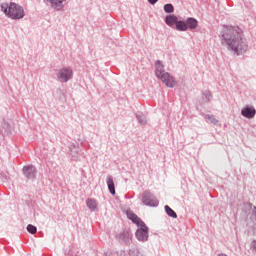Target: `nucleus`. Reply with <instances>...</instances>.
Here are the masks:
<instances>
[{
    "instance_id": "f257e3e1",
    "label": "nucleus",
    "mask_w": 256,
    "mask_h": 256,
    "mask_svg": "<svg viewBox=\"0 0 256 256\" xmlns=\"http://www.w3.org/2000/svg\"><path fill=\"white\" fill-rule=\"evenodd\" d=\"M220 43L226 47L227 51H231L235 55H245L249 44L243 34V29L239 26L223 25L220 31Z\"/></svg>"
},
{
    "instance_id": "f03ea898",
    "label": "nucleus",
    "mask_w": 256,
    "mask_h": 256,
    "mask_svg": "<svg viewBox=\"0 0 256 256\" xmlns=\"http://www.w3.org/2000/svg\"><path fill=\"white\" fill-rule=\"evenodd\" d=\"M0 9L3 11L4 15L8 17V19H12L14 21L23 19V17H25V9H23V6L15 2L2 3L0 5Z\"/></svg>"
},
{
    "instance_id": "7ed1b4c3",
    "label": "nucleus",
    "mask_w": 256,
    "mask_h": 256,
    "mask_svg": "<svg viewBox=\"0 0 256 256\" xmlns=\"http://www.w3.org/2000/svg\"><path fill=\"white\" fill-rule=\"evenodd\" d=\"M155 67V75L166 87H169L170 89H173L175 85H177V81H175V78L171 76L169 72H165V65L161 60H157L154 63Z\"/></svg>"
},
{
    "instance_id": "20e7f679",
    "label": "nucleus",
    "mask_w": 256,
    "mask_h": 256,
    "mask_svg": "<svg viewBox=\"0 0 256 256\" xmlns=\"http://www.w3.org/2000/svg\"><path fill=\"white\" fill-rule=\"evenodd\" d=\"M56 77L59 83H68L73 79V69L71 67H63L58 70Z\"/></svg>"
},
{
    "instance_id": "39448f33",
    "label": "nucleus",
    "mask_w": 256,
    "mask_h": 256,
    "mask_svg": "<svg viewBox=\"0 0 256 256\" xmlns=\"http://www.w3.org/2000/svg\"><path fill=\"white\" fill-rule=\"evenodd\" d=\"M139 228L135 232V237L140 243H147L149 241V227L143 223L138 226Z\"/></svg>"
},
{
    "instance_id": "423d86ee",
    "label": "nucleus",
    "mask_w": 256,
    "mask_h": 256,
    "mask_svg": "<svg viewBox=\"0 0 256 256\" xmlns=\"http://www.w3.org/2000/svg\"><path fill=\"white\" fill-rule=\"evenodd\" d=\"M43 3L46 7L53 9V11L63 13V11H65V3H67V0H43Z\"/></svg>"
},
{
    "instance_id": "0eeeda50",
    "label": "nucleus",
    "mask_w": 256,
    "mask_h": 256,
    "mask_svg": "<svg viewBox=\"0 0 256 256\" xmlns=\"http://www.w3.org/2000/svg\"><path fill=\"white\" fill-rule=\"evenodd\" d=\"M142 203L146 205V207H159V200L149 191L143 192Z\"/></svg>"
},
{
    "instance_id": "6e6552de",
    "label": "nucleus",
    "mask_w": 256,
    "mask_h": 256,
    "mask_svg": "<svg viewBox=\"0 0 256 256\" xmlns=\"http://www.w3.org/2000/svg\"><path fill=\"white\" fill-rule=\"evenodd\" d=\"M22 173L27 181H35L37 179V167L33 164L23 166Z\"/></svg>"
},
{
    "instance_id": "1a4fd4ad",
    "label": "nucleus",
    "mask_w": 256,
    "mask_h": 256,
    "mask_svg": "<svg viewBox=\"0 0 256 256\" xmlns=\"http://www.w3.org/2000/svg\"><path fill=\"white\" fill-rule=\"evenodd\" d=\"M116 239L119 241V243H122L124 245H131L133 234L131 233V231L124 230L116 235Z\"/></svg>"
},
{
    "instance_id": "9d476101",
    "label": "nucleus",
    "mask_w": 256,
    "mask_h": 256,
    "mask_svg": "<svg viewBox=\"0 0 256 256\" xmlns=\"http://www.w3.org/2000/svg\"><path fill=\"white\" fill-rule=\"evenodd\" d=\"M69 153L73 161H79V157H83V150H81V148L75 144H70Z\"/></svg>"
},
{
    "instance_id": "9b49d317",
    "label": "nucleus",
    "mask_w": 256,
    "mask_h": 256,
    "mask_svg": "<svg viewBox=\"0 0 256 256\" xmlns=\"http://www.w3.org/2000/svg\"><path fill=\"white\" fill-rule=\"evenodd\" d=\"M242 117H245L246 119H253L256 115L255 107L253 106H246L241 110Z\"/></svg>"
},
{
    "instance_id": "f8f14e48",
    "label": "nucleus",
    "mask_w": 256,
    "mask_h": 256,
    "mask_svg": "<svg viewBox=\"0 0 256 256\" xmlns=\"http://www.w3.org/2000/svg\"><path fill=\"white\" fill-rule=\"evenodd\" d=\"M127 217L130 219V221H132V223L137 225V227L145 223L143 220H141V218H139V216H137V214L133 212H127Z\"/></svg>"
},
{
    "instance_id": "ddd939ff",
    "label": "nucleus",
    "mask_w": 256,
    "mask_h": 256,
    "mask_svg": "<svg viewBox=\"0 0 256 256\" xmlns=\"http://www.w3.org/2000/svg\"><path fill=\"white\" fill-rule=\"evenodd\" d=\"M177 21H179V19L177 18V16H175V14L167 15L165 18V23L166 25H168V27H173V25H177Z\"/></svg>"
},
{
    "instance_id": "4468645a",
    "label": "nucleus",
    "mask_w": 256,
    "mask_h": 256,
    "mask_svg": "<svg viewBox=\"0 0 256 256\" xmlns=\"http://www.w3.org/2000/svg\"><path fill=\"white\" fill-rule=\"evenodd\" d=\"M185 22H186L187 30L188 29L193 30L196 27H198V25H199V21H197V19H195L193 17L187 18Z\"/></svg>"
},
{
    "instance_id": "2eb2a0df",
    "label": "nucleus",
    "mask_w": 256,
    "mask_h": 256,
    "mask_svg": "<svg viewBox=\"0 0 256 256\" xmlns=\"http://www.w3.org/2000/svg\"><path fill=\"white\" fill-rule=\"evenodd\" d=\"M106 183L108 185V190L111 195H115V182L113 181V176L108 175L106 178Z\"/></svg>"
},
{
    "instance_id": "dca6fc26",
    "label": "nucleus",
    "mask_w": 256,
    "mask_h": 256,
    "mask_svg": "<svg viewBox=\"0 0 256 256\" xmlns=\"http://www.w3.org/2000/svg\"><path fill=\"white\" fill-rule=\"evenodd\" d=\"M86 205L88 207V209H90V211L95 212L97 211V207H98V203L97 200L93 199V198H88L86 200Z\"/></svg>"
},
{
    "instance_id": "f3484780",
    "label": "nucleus",
    "mask_w": 256,
    "mask_h": 256,
    "mask_svg": "<svg viewBox=\"0 0 256 256\" xmlns=\"http://www.w3.org/2000/svg\"><path fill=\"white\" fill-rule=\"evenodd\" d=\"M136 119L140 125H147V116L143 112H137Z\"/></svg>"
},
{
    "instance_id": "a211bd4d",
    "label": "nucleus",
    "mask_w": 256,
    "mask_h": 256,
    "mask_svg": "<svg viewBox=\"0 0 256 256\" xmlns=\"http://www.w3.org/2000/svg\"><path fill=\"white\" fill-rule=\"evenodd\" d=\"M202 99L204 103H209L211 99H213V95L211 94V91L205 90L202 92Z\"/></svg>"
},
{
    "instance_id": "6ab92c4d",
    "label": "nucleus",
    "mask_w": 256,
    "mask_h": 256,
    "mask_svg": "<svg viewBox=\"0 0 256 256\" xmlns=\"http://www.w3.org/2000/svg\"><path fill=\"white\" fill-rule=\"evenodd\" d=\"M164 209L168 215V217H172V219H177V212L173 210L169 205H165Z\"/></svg>"
},
{
    "instance_id": "aec40b11",
    "label": "nucleus",
    "mask_w": 256,
    "mask_h": 256,
    "mask_svg": "<svg viewBox=\"0 0 256 256\" xmlns=\"http://www.w3.org/2000/svg\"><path fill=\"white\" fill-rule=\"evenodd\" d=\"M177 31H187V23L183 20H178L176 22Z\"/></svg>"
},
{
    "instance_id": "412c9836",
    "label": "nucleus",
    "mask_w": 256,
    "mask_h": 256,
    "mask_svg": "<svg viewBox=\"0 0 256 256\" xmlns=\"http://www.w3.org/2000/svg\"><path fill=\"white\" fill-rule=\"evenodd\" d=\"M205 119H207L212 125H217L219 123V120L215 118V116L211 114H205Z\"/></svg>"
},
{
    "instance_id": "4be33fe9",
    "label": "nucleus",
    "mask_w": 256,
    "mask_h": 256,
    "mask_svg": "<svg viewBox=\"0 0 256 256\" xmlns=\"http://www.w3.org/2000/svg\"><path fill=\"white\" fill-rule=\"evenodd\" d=\"M164 11H165V13H175V7L171 3L165 4Z\"/></svg>"
},
{
    "instance_id": "5701e85b",
    "label": "nucleus",
    "mask_w": 256,
    "mask_h": 256,
    "mask_svg": "<svg viewBox=\"0 0 256 256\" xmlns=\"http://www.w3.org/2000/svg\"><path fill=\"white\" fill-rule=\"evenodd\" d=\"M26 229L31 235H35V233H37V227L35 225L28 224Z\"/></svg>"
},
{
    "instance_id": "b1692460",
    "label": "nucleus",
    "mask_w": 256,
    "mask_h": 256,
    "mask_svg": "<svg viewBox=\"0 0 256 256\" xmlns=\"http://www.w3.org/2000/svg\"><path fill=\"white\" fill-rule=\"evenodd\" d=\"M129 256H143L141 252H139L137 249L129 250L128 252Z\"/></svg>"
},
{
    "instance_id": "393cba45",
    "label": "nucleus",
    "mask_w": 256,
    "mask_h": 256,
    "mask_svg": "<svg viewBox=\"0 0 256 256\" xmlns=\"http://www.w3.org/2000/svg\"><path fill=\"white\" fill-rule=\"evenodd\" d=\"M157 1H159V0H148V3H150V5H155V3H157Z\"/></svg>"
}]
</instances>
